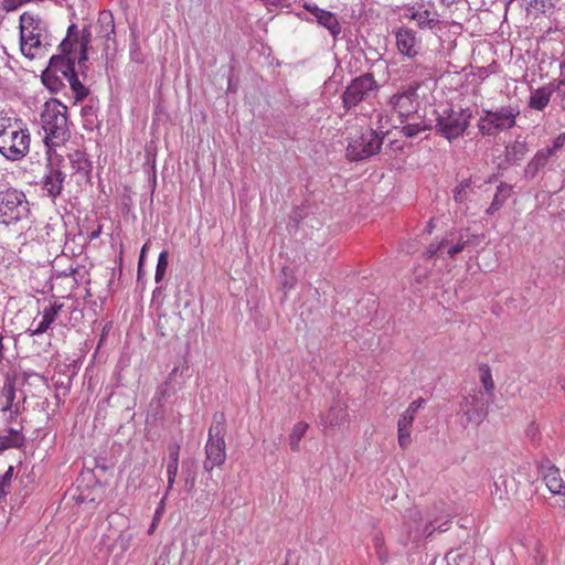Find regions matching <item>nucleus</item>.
<instances>
[{
  "label": "nucleus",
  "instance_id": "nucleus-1",
  "mask_svg": "<svg viewBox=\"0 0 565 565\" xmlns=\"http://www.w3.org/2000/svg\"><path fill=\"white\" fill-rule=\"evenodd\" d=\"M31 137L25 122L17 116H0V153L18 161L30 151Z\"/></svg>",
  "mask_w": 565,
  "mask_h": 565
},
{
  "label": "nucleus",
  "instance_id": "nucleus-2",
  "mask_svg": "<svg viewBox=\"0 0 565 565\" xmlns=\"http://www.w3.org/2000/svg\"><path fill=\"white\" fill-rule=\"evenodd\" d=\"M41 127L44 131V142L49 150L66 142L71 136L67 107L60 100H47L40 115Z\"/></svg>",
  "mask_w": 565,
  "mask_h": 565
},
{
  "label": "nucleus",
  "instance_id": "nucleus-3",
  "mask_svg": "<svg viewBox=\"0 0 565 565\" xmlns=\"http://www.w3.org/2000/svg\"><path fill=\"white\" fill-rule=\"evenodd\" d=\"M479 236L471 233L469 228H452L441 237H436L426 248L425 255L428 258L441 259L444 262L455 259L466 247L477 245Z\"/></svg>",
  "mask_w": 565,
  "mask_h": 565
},
{
  "label": "nucleus",
  "instance_id": "nucleus-4",
  "mask_svg": "<svg viewBox=\"0 0 565 565\" xmlns=\"http://www.w3.org/2000/svg\"><path fill=\"white\" fill-rule=\"evenodd\" d=\"M450 515L429 516L423 522L420 510L413 508L406 511L404 515L403 530L405 532L402 544L406 546L409 541H418L423 537H429L435 531L446 532L449 527Z\"/></svg>",
  "mask_w": 565,
  "mask_h": 565
},
{
  "label": "nucleus",
  "instance_id": "nucleus-5",
  "mask_svg": "<svg viewBox=\"0 0 565 565\" xmlns=\"http://www.w3.org/2000/svg\"><path fill=\"white\" fill-rule=\"evenodd\" d=\"M520 107L516 104L500 106L494 109H483L478 119L477 127L484 137H494L516 125Z\"/></svg>",
  "mask_w": 565,
  "mask_h": 565
},
{
  "label": "nucleus",
  "instance_id": "nucleus-6",
  "mask_svg": "<svg viewBox=\"0 0 565 565\" xmlns=\"http://www.w3.org/2000/svg\"><path fill=\"white\" fill-rule=\"evenodd\" d=\"M47 25L38 14L24 12L20 15L21 52L29 58L39 55L42 41L46 39Z\"/></svg>",
  "mask_w": 565,
  "mask_h": 565
},
{
  "label": "nucleus",
  "instance_id": "nucleus-7",
  "mask_svg": "<svg viewBox=\"0 0 565 565\" xmlns=\"http://www.w3.org/2000/svg\"><path fill=\"white\" fill-rule=\"evenodd\" d=\"M225 416L223 413H216L213 416L212 425L209 428L207 441L204 447L205 460L203 468L212 471L215 467H221L226 459Z\"/></svg>",
  "mask_w": 565,
  "mask_h": 565
},
{
  "label": "nucleus",
  "instance_id": "nucleus-8",
  "mask_svg": "<svg viewBox=\"0 0 565 565\" xmlns=\"http://www.w3.org/2000/svg\"><path fill=\"white\" fill-rule=\"evenodd\" d=\"M435 113L437 132L450 142L463 135L472 119L469 108L445 107Z\"/></svg>",
  "mask_w": 565,
  "mask_h": 565
},
{
  "label": "nucleus",
  "instance_id": "nucleus-9",
  "mask_svg": "<svg viewBox=\"0 0 565 565\" xmlns=\"http://www.w3.org/2000/svg\"><path fill=\"white\" fill-rule=\"evenodd\" d=\"M29 202L23 191L13 186L0 189V224H17L28 217Z\"/></svg>",
  "mask_w": 565,
  "mask_h": 565
},
{
  "label": "nucleus",
  "instance_id": "nucleus-10",
  "mask_svg": "<svg viewBox=\"0 0 565 565\" xmlns=\"http://www.w3.org/2000/svg\"><path fill=\"white\" fill-rule=\"evenodd\" d=\"M384 135L372 128L362 130L353 137L347 147V157L351 161H360L375 156L383 145Z\"/></svg>",
  "mask_w": 565,
  "mask_h": 565
},
{
  "label": "nucleus",
  "instance_id": "nucleus-11",
  "mask_svg": "<svg viewBox=\"0 0 565 565\" xmlns=\"http://www.w3.org/2000/svg\"><path fill=\"white\" fill-rule=\"evenodd\" d=\"M420 87L419 82H414L402 90L391 96L388 105L392 110L398 115L402 124H404L409 117L417 114L419 106L418 102V89Z\"/></svg>",
  "mask_w": 565,
  "mask_h": 565
},
{
  "label": "nucleus",
  "instance_id": "nucleus-12",
  "mask_svg": "<svg viewBox=\"0 0 565 565\" xmlns=\"http://www.w3.org/2000/svg\"><path fill=\"white\" fill-rule=\"evenodd\" d=\"M377 89V83L371 73L355 77L342 94L344 108L350 109L366 100Z\"/></svg>",
  "mask_w": 565,
  "mask_h": 565
},
{
  "label": "nucleus",
  "instance_id": "nucleus-13",
  "mask_svg": "<svg viewBox=\"0 0 565 565\" xmlns=\"http://www.w3.org/2000/svg\"><path fill=\"white\" fill-rule=\"evenodd\" d=\"M404 18L414 21L420 30H434L440 23V17L431 3H414L404 10Z\"/></svg>",
  "mask_w": 565,
  "mask_h": 565
},
{
  "label": "nucleus",
  "instance_id": "nucleus-14",
  "mask_svg": "<svg viewBox=\"0 0 565 565\" xmlns=\"http://www.w3.org/2000/svg\"><path fill=\"white\" fill-rule=\"evenodd\" d=\"M398 53L408 58H415L422 50V39L417 32L408 26H401L394 31Z\"/></svg>",
  "mask_w": 565,
  "mask_h": 565
},
{
  "label": "nucleus",
  "instance_id": "nucleus-15",
  "mask_svg": "<svg viewBox=\"0 0 565 565\" xmlns=\"http://www.w3.org/2000/svg\"><path fill=\"white\" fill-rule=\"evenodd\" d=\"M90 36H92V33H90L89 29L85 28L82 31V36H81V40L78 42V40H77V26H76V24H71L68 26V29H67V36H66V39L63 40V42L60 45L63 52H66V49L74 50L73 47L78 45L79 55L77 57V64H78V66L81 68L83 66H85V63H86V61L88 58L87 57V50H88V44L90 42Z\"/></svg>",
  "mask_w": 565,
  "mask_h": 565
},
{
  "label": "nucleus",
  "instance_id": "nucleus-16",
  "mask_svg": "<svg viewBox=\"0 0 565 565\" xmlns=\"http://www.w3.org/2000/svg\"><path fill=\"white\" fill-rule=\"evenodd\" d=\"M555 162L553 157L540 149L525 166L523 177L529 181L534 180L540 173L551 170Z\"/></svg>",
  "mask_w": 565,
  "mask_h": 565
},
{
  "label": "nucleus",
  "instance_id": "nucleus-17",
  "mask_svg": "<svg viewBox=\"0 0 565 565\" xmlns=\"http://www.w3.org/2000/svg\"><path fill=\"white\" fill-rule=\"evenodd\" d=\"M63 303L58 301L50 302L44 309L42 310L41 320L36 322V318L33 320L32 326H35L34 329H29L31 335H41L45 333L51 326L56 320V317L58 312L63 308Z\"/></svg>",
  "mask_w": 565,
  "mask_h": 565
},
{
  "label": "nucleus",
  "instance_id": "nucleus-18",
  "mask_svg": "<svg viewBox=\"0 0 565 565\" xmlns=\"http://www.w3.org/2000/svg\"><path fill=\"white\" fill-rule=\"evenodd\" d=\"M17 397V387L14 377H6L4 383L0 390V412H11L14 415L20 413V403H14Z\"/></svg>",
  "mask_w": 565,
  "mask_h": 565
},
{
  "label": "nucleus",
  "instance_id": "nucleus-19",
  "mask_svg": "<svg viewBox=\"0 0 565 565\" xmlns=\"http://www.w3.org/2000/svg\"><path fill=\"white\" fill-rule=\"evenodd\" d=\"M303 8L309 11L317 22L324 26L332 36H338L341 33V25L334 13L323 10L316 4L306 3Z\"/></svg>",
  "mask_w": 565,
  "mask_h": 565
},
{
  "label": "nucleus",
  "instance_id": "nucleus-20",
  "mask_svg": "<svg viewBox=\"0 0 565 565\" xmlns=\"http://www.w3.org/2000/svg\"><path fill=\"white\" fill-rule=\"evenodd\" d=\"M75 50L66 49L62 54L54 55L49 62V73L54 72L66 79L73 72H75V57L72 56Z\"/></svg>",
  "mask_w": 565,
  "mask_h": 565
},
{
  "label": "nucleus",
  "instance_id": "nucleus-21",
  "mask_svg": "<svg viewBox=\"0 0 565 565\" xmlns=\"http://www.w3.org/2000/svg\"><path fill=\"white\" fill-rule=\"evenodd\" d=\"M64 180L65 173L50 164L43 177V190H45L51 198L55 199L62 193Z\"/></svg>",
  "mask_w": 565,
  "mask_h": 565
},
{
  "label": "nucleus",
  "instance_id": "nucleus-22",
  "mask_svg": "<svg viewBox=\"0 0 565 565\" xmlns=\"http://www.w3.org/2000/svg\"><path fill=\"white\" fill-rule=\"evenodd\" d=\"M556 87L550 83L533 90L529 98V107L534 110L542 111L545 109L551 100Z\"/></svg>",
  "mask_w": 565,
  "mask_h": 565
},
{
  "label": "nucleus",
  "instance_id": "nucleus-23",
  "mask_svg": "<svg viewBox=\"0 0 565 565\" xmlns=\"http://www.w3.org/2000/svg\"><path fill=\"white\" fill-rule=\"evenodd\" d=\"M348 419L347 405L337 402L329 408L328 413L321 416V425L324 428L342 425Z\"/></svg>",
  "mask_w": 565,
  "mask_h": 565
},
{
  "label": "nucleus",
  "instance_id": "nucleus-24",
  "mask_svg": "<svg viewBox=\"0 0 565 565\" xmlns=\"http://www.w3.org/2000/svg\"><path fill=\"white\" fill-rule=\"evenodd\" d=\"M530 148L524 139L516 138L505 146L504 157L510 164H516L529 153Z\"/></svg>",
  "mask_w": 565,
  "mask_h": 565
},
{
  "label": "nucleus",
  "instance_id": "nucleus-25",
  "mask_svg": "<svg viewBox=\"0 0 565 565\" xmlns=\"http://www.w3.org/2000/svg\"><path fill=\"white\" fill-rule=\"evenodd\" d=\"M543 479L553 494H563L565 492V483L561 477L559 470L554 466L543 471Z\"/></svg>",
  "mask_w": 565,
  "mask_h": 565
},
{
  "label": "nucleus",
  "instance_id": "nucleus-26",
  "mask_svg": "<svg viewBox=\"0 0 565 565\" xmlns=\"http://www.w3.org/2000/svg\"><path fill=\"white\" fill-rule=\"evenodd\" d=\"M512 186L507 183H500L497 186V192L493 196V200L490 206L486 210L488 215H493L498 212L507 202V200L511 196Z\"/></svg>",
  "mask_w": 565,
  "mask_h": 565
},
{
  "label": "nucleus",
  "instance_id": "nucleus-27",
  "mask_svg": "<svg viewBox=\"0 0 565 565\" xmlns=\"http://www.w3.org/2000/svg\"><path fill=\"white\" fill-rule=\"evenodd\" d=\"M98 33L106 40H111L115 35V20L111 11L103 10L98 15Z\"/></svg>",
  "mask_w": 565,
  "mask_h": 565
},
{
  "label": "nucleus",
  "instance_id": "nucleus-28",
  "mask_svg": "<svg viewBox=\"0 0 565 565\" xmlns=\"http://www.w3.org/2000/svg\"><path fill=\"white\" fill-rule=\"evenodd\" d=\"M65 81L70 85L75 102H81L88 96L89 88L82 83L76 71L73 72Z\"/></svg>",
  "mask_w": 565,
  "mask_h": 565
},
{
  "label": "nucleus",
  "instance_id": "nucleus-29",
  "mask_svg": "<svg viewBox=\"0 0 565 565\" xmlns=\"http://www.w3.org/2000/svg\"><path fill=\"white\" fill-rule=\"evenodd\" d=\"M515 481V478L510 479L508 476H499L494 481V490L492 491V497L500 501L508 499L511 483H514Z\"/></svg>",
  "mask_w": 565,
  "mask_h": 565
},
{
  "label": "nucleus",
  "instance_id": "nucleus-30",
  "mask_svg": "<svg viewBox=\"0 0 565 565\" xmlns=\"http://www.w3.org/2000/svg\"><path fill=\"white\" fill-rule=\"evenodd\" d=\"M9 435L0 438L1 449L7 448H21L24 445L25 437L21 429L9 428Z\"/></svg>",
  "mask_w": 565,
  "mask_h": 565
},
{
  "label": "nucleus",
  "instance_id": "nucleus-31",
  "mask_svg": "<svg viewBox=\"0 0 565 565\" xmlns=\"http://www.w3.org/2000/svg\"><path fill=\"white\" fill-rule=\"evenodd\" d=\"M309 425L305 422H298L294 425L289 435V445L292 451L300 450V440L306 435Z\"/></svg>",
  "mask_w": 565,
  "mask_h": 565
},
{
  "label": "nucleus",
  "instance_id": "nucleus-32",
  "mask_svg": "<svg viewBox=\"0 0 565 565\" xmlns=\"http://www.w3.org/2000/svg\"><path fill=\"white\" fill-rule=\"evenodd\" d=\"M83 126L87 130H93L98 126L97 108L93 104L84 106L81 110Z\"/></svg>",
  "mask_w": 565,
  "mask_h": 565
},
{
  "label": "nucleus",
  "instance_id": "nucleus-33",
  "mask_svg": "<svg viewBox=\"0 0 565 565\" xmlns=\"http://www.w3.org/2000/svg\"><path fill=\"white\" fill-rule=\"evenodd\" d=\"M424 403H425V399L423 397H419V398L413 401L408 405L407 409L401 415L398 423H402V425L404 427H406V426L412 427L413 423H414L415 415H416L417 411L423 406Z\"/></svg>",
  "mask_w": 565,
  "mask_h": 565
},
{
  "label": "nucleus",
  "instance_id": "nucleus-34",
  "mask_svg": "<svg viewBox=\"0 0 565 565\" xmlns=\"http://www.w3.org/2000/svg\"><path fill=\"white\" fill-rule=\"evenodd\" d=\"M431 129V125L427 124L424 120L418 122H407L401 127V134L406 138H414L418 136L420 132L427 131Z\"/></svg>",
  "mask_w": 565,
  "mask_h": 565
},
{
  "label": "nucleus",
  "instance_id": "nucleus-35",
  "mask_svg": "<svg viewBox=\"0 0 565 565\" xmlns=\"http://www.w3.org/2000/svg\"><path fill=\"white\" fill-rule=\"evenodd\" d=\"M487 414H488L487 405H479L477 407L466 408V411L463 413L465 424L479 425L481 422H483Z\"/></svg>",
  "mask_w": 565,
  "mask_h": 565
},
{
  "label": "nucleus",
  "instance_id": "nucleus-36",
  "mask_svg": "<svg viewBox=\"0 0 565 565\" xmlns=\"http://www.w3.org/2000/svg\"><path fill=\"white\" fill-rule=\"evenodd\" d=\"M472 192L471 180L465 179L458 183L454 189V200L456 203L463 204L468 201L470 193Z\"/></svg>",
  "mask_w": 565,
  "mask_h": 565
},
{
  "label": "nucleus",
  "instance_id": "nucleus-37",
  "mask_svg": "<svg viewBox=\"0 0 565 565\" xmlns=\"http://www.w3.org/2000/svg\"><path fill=\"white\" fill-rule=\"evenodd\" d=\"M479 377L482 386L484 388L486 394L492 396L494 390V382L492 379L491 369L488 364H480L479 367Z\"/></svg>",
  "mask_w": 565,
  "mask_h": 565
},
{
  "label": "nucleus",
  "instance_id": "nucleus-38",
  "mask_svg": "<svg viewBox=\"0 0 565 565\" xmlns=\"http://www.w3.org/2000/svg\"><path fill=\"white\" fill-rule=\"evenodd\" d=\"M64 81L65 79L62 76H60L58 74H56L54 72L49 73L47 67L42 73V82L51 92L60 90L61 87L63 86Z\"/></svg>",
  "mask_w": 565,
  "mask_h": 565
},
{
  "label": "nucleus",
  "instance_id": "nucleus-39",
  "mask_svg": "<svg viewBox=\"0 0 565 565\" xmlns=\"http://www.w3.org/2000/svg\"><path fill=\"white\" fill-rule=\"evenodd\" d=\"M70 161L72 164V168L76 172H82L84 174L88 173L90 164L89 161L86 159L85 153L81 151H76L72 154H70Z\"/></svg>",
  "mask_w": 565,
  "mask_h": 565
},
{
  "label": "nucleus",
  "instance_id": "nucleus-40",
  "mask_svg": "<svg viewBox=\"0 0 565 565\" xmlns=\"http://www.w3.org/2000/svg\"><path fill=\"white\" fill-rule=\"evenodd\" d=\"M564 145H565V132H562V134L557 135L552 140L551 145H548L542 149L557 161L558 152L562 150Z\"/></svg>",
  "mask_w": 565,
  "mask_h": 565
},
{
  "label": "nucleus",
  "instance_id": "nucleus-41",
  "mask_svg": "<svg viewBox=\"0 0 565 565\" xmlns=\"http://www.w3.org/2000/svg\"><path fill=\"white\" fill-rule=\"evenodd\" d=\"M488 403L483 401L481 392L472 391L468 395L462 397L460 402V406L462 408L477 407L479 405H487Z\"/></svg>",
  "mask_w": 565,
  "mask_h": 565
},
{
  "label": "nucleus",
  "instance_id": "nucleus-42",
  "mask_svg": "<svg viewBox=\"0 0 565 565\" xmlns=\"http://www.w3.org/2000/svg\"><path fill=\"white\" fill-rule=\"evenodd\" d=\"M168 250L164 249L159 254L154 274L156 282H160L163 279L168 268Z\"/></svg>",
  "mask_w": 565,
  "mask_h": 565
},
{
  "label": "nucleus",
  "instance_id": "nucleus-43",
  "mask_svg": "<svg viewBox=\"0 0 565 565\" xmlns=\"http://www.w3.org/2000/svg\"><path fill=\"white\" fill-rule=\"evenodd\" d=\"M518 482L522 480L527 483H533L535 480V473L532 469L531 463L524 462L516 470Z\"/></svg>",
  "mask_w": 565,
  "mask_h": 565
},
{
  "label": "nucleus",
  "instance_id": "nucleus-44",
  "mask_svg": "<svg viewBox=\"0 0 565 565\" xmlns=\"http://www.w3.org/2000/svg\"><path fill=\"white\" fill-rule=\"evenodd\" d=\"M411 428L409 426L404 427L402 423L397 422V433H398V445L405 449L411 444Z\"/></svg>",
  "mask_w": 565,
  "mask_h": 565
},
{
  "label": "nucleus",
  "instance_id": "nucleus-45",
  "mask_svg": "<svg viewBox=\"0 0 565 565\" xmlns=\"http://www.w3.org/2000/svg\"><path fill=\"white\" fill-rule=\"evenodd\" d=\"M373 545H374V548H375V552H376V555L379 556V558L383 562L386 561L387 553L384 548V536L381 532H377L374 534Z\"/></svg>",
  "mask_w": 565,
  "mask_h": 565
},
{
  "label": "nucleus",
  "instance_id": "nucleus-46",
  "mask_svg": "<svg viewBox=\"0 0 565 565\" xmlns=\"http://www.w3.org/2000/svg\"><path fill=\"white\" fill-rule=\"evenodd\" d=\"M12 467L8 469V471L0 478V502L7 494V488L10 486L12 478Z\"/></svg>",
  "mask_w": 565,
  "mask_h": 565
},
{
  "label": "nucleus",
  "instance_id": "nucleus-47",
  "mask_svg": "<svg viewBox=\"0 0 565 565\" xmlns=\"http://www.w3.org/2000/svg\"><path fill=\"white\" fill-rule=\"evenodd\" d=\"M535 554L533 555V559L536 565H543L546 561V552L543 546L539 543L535 544Z\"/></svg>",
  "mask_w": 565,
  "mask_h": 565
},
{
  "label": "nucleus",
  "instance_id": "nucleus-48",
  "mask_svg": "<svg viewBox=\"0 0 565 565\" xmlns=\"http://www.w3.org/2000/svg\"><path fill=\"white\" fill-rule=\"evenodd\" d=\"M23 0H3L2 9L7 12L14 11L23 4Z\"/></svg>",
  "mask_w": 565,
  "mask_h": 565
},
{
  "label": "nucleus",
  "instance_id": "nucleus-49",
  "mask_svg": "<svg viewBox=\"0 0 565 565\" xmlns=\"http://www.w3.org/2000/svg\"><path fill=\"white\" fill-rule=\"evenodd\" d=\"M180 447L173 446L169 449V462L179 463Z\"/></svg>",
  "mask_w": 565,
  "mask_h": 565
},
{
  "label": "nucleus",
  "instance_id": "nucleus-50",
  "mask_svg": "<svg viewBox=\"0 0 565 565\" xmlns=\"http://www.w3.org/2000/svg\"><path fill=\"white\" fill-rule=\"evenodd\" d=\"M170 393H169V390H168V382H166L163 385H160L158 388H157V392H156V396L160 399V398H164L167 396H169Z\"/></svg>",
  "mask_w": 565,
  "mask_h": 565
},
{
  "label": "nucleus",
  "instance_id": "nucleus-51",
  "mask_svg": "<svg viewBox=\"0 0 565 565\" xmlns=\"http://www.w3.org/2000/svg\"><path fill=\"white\" fill-rule=\"evenodd\" d=\"M178 469H179V463H172V462H169L167 463V476H177L178 475Z\"/></svg>",
  "mask_w": 565,
  "mask_h": 565
},
{
  "label": "nucleus",
  "instance_id": "nucleus-52",
  "mask_svg": "<svg viewBox=\"0 0 565 565\" xmlns=\"http://www.w3.org/2000/svg\"><path fill=\"white\" fill-rule=\"evenodd\" d=\"M166 498H167V493L163 495V498L161 499L157 510H156V513H154V521L159 520L160 519V515L164 509V501H166Z\"/></svg>",
  "mask_w": 565,
  "mask_h": 565
},
{
  "label": "nucleus",
  "instance_id": "nucleus-53",
  "mask_svg": "<svg viewBox=\"0 0 565 565\" xmlns=\"http://www.w3.org/2000/svg\"><path fill=\"white\" fill-rule=\"evenodd\" d=\"M419 67L418 64H413V63H409V64H405L403 65V73L407 75V77H411L409 76V73L413 71V70H417Z\"/></svg>",
  "mask_w": 565,
  "mask_h": 565
},
{
  "label": "nucleus",
  "instance_id": "nucleus-54",
  "mask_svg": "<svg viewBox=\"0 0 565 565\" xmlns=\"http://www.w3.org/2000/svg\"><path fill=\"white\" fill-rule=\"evenodd\" d=\"M175 478L177 476H167V494L169 493V491L173 488V484L175 482Z\"/></svg>",
  "mask_w": 565,
  "mask_h": 565
},
{
  "label": "nucleus",
  "instance_id": "nucleus-55",
  "mask_svg": "<svg viewBox=\"0 0 565 565\" xmlns=\"http://www.w3.org/2000/svg\"><path fill=\"white\" fill-rule=\"evenodd\" d=\"M100 233H102V226H98L96 230H94L93 232H90L88 234L89 241H94V239L98 238Z\"/></svg>",
  "mask_w": 565,
  "mask_h": 565
},
{
  "label": "nucleus",
  "instance_id": "nucleus-56",
  "mask_svg": "<svg viewBox=\"0 0 565 565\" xmlns=\"http://www.w3.org/2000/svg\"><path fill=\"white\" fill-rule=\"evenodd\" d=\"M147 247L148 245L145 244L141 248V252H140V257H139V268L142 266V263H143V258L146 256V250H147Z\"/></svg>",
  "mask_w": 565,
  "mask_h": 565
},
{
  "label": "nucleus",
  "instance_id": "nucleus-57",
  "mask_svg": "<svg viewBox=\"0 0 565 565\" xmlns=\"http://www.w3.org/2000/svg\"><path fill=\"white\" fill-rule=\"evenodd\" d=\"M178 371H179V367H178V366H174V367L172 369L171 373L169 374V379H168V380H169V381H171V380H172V376H174V375L178 373Z\"/></svg>",
  "mask_w": 565,
  "mask_h": 565
},
{
  "label": "nucleus",
  "instance_id": "nucleus-58",
  "mask_svg": "<svg viewBox=\"0 0 565 565\" xmlns=\"http://www.w3.org/2000/svg\"><path fill=\"white\" fill-rule=\"evenodd\" d=\"M536 433V427L534 424H531V426L529 427V435H535Z\"/></svg>",
  "mask_w": 565,
  "mask_h": 565
},
{
  "label": "nucleus",
  "instance_id": "nucleus-59",
  "mask_svg": "<svg viewBox=\"0 0 565 565\" xmlns=\"http://www.w3.org/2000/svg\"><path fill=\"white\" fill-rule=\"evenodd\" d=\"M282 285H284V288H286V289H291L294 287V285L291 282L289 284V281H285Z\"/></svg>",
  "mask_w": 565,
  "mask_h": 565
},
{
  "label": "nucleus",
  "instance_id": "nucleus-60",
  "mask_svg": "<svg viewBox=\"0 0 565 565\" xmlns=\"http://www.w3.org/2000/svg\"><path fill=\"white\" fill-rule=\"evenodd\" d=\"M18 415H14L12 414L11 412H9V420H13L17 418Z\"/></svg>",
  "mask_w": 565,
  "mask_h": 565
},
{
  "label": "nucleus",
  "instance_id": "nucleus-61",
  "mask_svg": "<svg viewBox=\"0 0 565 565\" xmlns=\"http://www.w3.org/2000/svg\"><path fill=\"white\" fill-rule=\"evenodd\" d=\"M154 527H156V521L153 520V523H152L151 527L149 529V533H151L154 530Z\"/></svg>",
  "mask_w": 565,
  "mask_h": 565
},
{
  "label": "nucleus",
  "instance_id": "nucleus-62",
  "mask_svg": "<svg viewBox=\"0 0 565 565\" xmlns=\"http://www.w3.org/2000/svg\"><path fill=\"white\" fill-rule=\"evenodd\" d=\"M564 84H565V79H561V81L558 82V86L564 85Z\"/></svg>",
  "mask_w": 565,
  "mask_h": 565
}]
</instances>
